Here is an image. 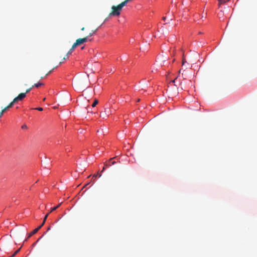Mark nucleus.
Listing matches in <instances>:
<instances>
[{"instance_id":"11","label":"nucleus","mask_w":257,"mask_h":257,"mask_svg":"<svg viewBox=\"0 0 257 257\" xmlns=\"http://www.w3.org/2000/svg\"><path fill=\"white\" fill-rule=\"evenodd\" d=\"M97 29L94 30H92L91 32L89 34L88 37H91L93 35V34L97 31Z\"/></svg>"},{"instance_id":"29","label":"nucleus","mask_w":257,"mask_h":257,"mask_svg":"<svg viewBox=\"0 0 257 257\" xmlns=\"http://www.w3.org/2000/svg\"><path fill=\"white\" fill-rule=\"evenodd\" d=\"M81 31H84L85 30V28L84 27H83L82 28H81Z\"/></svg>"},{"instance_id":"7","label":"nucleus","mask_w":257,"mask_h":257,"mask_svg":"<svg viewBox=\"0 0 257 257\" xmlns=\"http://www.w3.org/2000/svg\"><path fill=\"white\" fill-rule=\"evenodd\" d=\"M83 44L82 42V40L81 38L78 39L76 40V42L73 44V47H76L78 46H79L81 44Z\"/></svg>"},{"instance_id":"16","label":"nucleus","mask_w":257,"mask_h":257,"mask_svg":"<svg viewBox=\"0 0 257 257\" xmlns=\"http://www.w3.org/2000/svg\"><path fill=\"white\" fill-rule=\"evenodd\" d=\"M33 87H32H32H30L29 88H28V89L26 90V92H25V93H26V94H27V93H29V92L32 90V88H33Z\"/></svg>"},{"instance_id":"6","label":"nucleus","mask_w":257,"mask_h":257,"mask_svg":"<svg viewBox=\"0 0 257 257\" xmlns=\"http://www.w3.org/2000/svg\"><path fill=\"white\" fill-rule=\"evenodd\" d=\"M113 158H111L107 162H106L105 163V166L106 167H109L111 165H113L114 164H115V161H112Z\"/></svg>"},{"instance_id":"28","label":"nucleus","mask_w":257,"mask_h":257,"mask_svg":"<svg viewBox=\"0 0 257 257\" xmlns=\"http://www.w3.org/2000/svg\"><path fill=\"white\" fill-rule=\"evenodd\" d=\"M52 72V70L50 71L46 75H48L49 74H50L51 72Z\"/></svg>"},{"instance_id":"10","label":"nucleus","mask_w":257,"mask_h":257,"mask_svg":"<svg viewBox=\"0 0 257 257\" xmlns=\"http://www.w3.org/2000/svg\"><path fill=\"white\" fill-rule=\"evenodd\" d=\"M219 5H221L225 4V3L228 2L229 0H218Z\"/></svg>"},{"instance_id":"31","label":"nucleus","mask_w":257,"mask_h":257,"mask_svg":"<svg viewBox=\"0 0 257 257\" xmlns=\"http://www.w3.org/2000/svg\"><path fill=\"white\" fill-rule=\"evenodd\" d=\"M101 176V174H100V175H99V177H100Z\"/></svg>"},{"instance_id":"20","label":"nucleus","mask_w":257,"mask_h":257,"mask_svg":"<svg viewBox=\"0 0 257 257\" xmlns=\"http://www.w3.org/2000/svg\"><path fill=\"white\" fill-rule=\"evenodd\" d=\"M8 109H9L8 108L7 106H6L5 108H4L3 110H2V111H3V112H5Z\"/></svg>"},{"instance_id":"4","label":"nucleus","mask_w":257,"mask_h":257,"mask_svg":"<svg viewBox=\"0 0 257 257\" xmlns=\"http://www.w3.org/2000/svg\"><path fill=\"white\" fill-rule=\"evenodd\" d=\"M111 113V111L110 110V105L108 104H105L104 106V111L100 112V116L102 117L103 118H105L109 116Z\"/></svg>"},{"instance_id":"19","label":"nucleus","mask_w":257,"mask_h":257,"mask_svg":"<svg viewBox=\"0 0 257 257\" xmlns=\"http://www.w3.org/2000/svg\"><path fill=\"white\" fill-rule=\"evenodd\" d=\"M186 61L185 58H183V59H182V65H184L185 63H186Z\"/></svg>"},{"instance_id":"12","label":"nucleus","mask_w":257,"mask_h":257,"mask_svg":"<svg viewBox=\"0 0 257 257\" xmlns=\"http://www.w3.org/2000/svg\"><path fill=\"white\" fill-rule=\"evenodd\" d=\"M16 102H14V99H13V101H12V102H11V103H10V104L7 106L8 108H9L12 107L14 105V103H16Z\"/></svg>"},{"instance_id":"25","label":"nucleus","mask_w":257,"mask_h":257,"mask_svg":"<svg viewBox=\"0 0 257 257\" xmlns=\"http://www.w3.org/2000/svg\"><path fill=\"white\" fill-rule=\"evenodd\" d=\"M97 175H98L97 174H95V175H93V177L96 178L97 176Z\"/></svg>"},{"instance_id":"33","label":"nucleus","mask_w":257,"mask_h":257,"mask_svg":"<svg viewBox=\"0 0 257 257\" xmlns=\"http://www.w3.org/2000/svg\"><path fill=\"white\" fill-rule=\"evenodd\" d=\"M133 0H131V1H132Z\"/></svg>"},{"instance_id":"14","label":"nucleus","mask_w":257,"mask_h":257,"mask_svg":"<svg viewBox=\"0 0 257 257\" xmlns=\"http://www.w3.org/2000/svg\"><path fill=\"white\" fill-rule=\"evenodd\" d=\"M98 103V101L97 99H95L93 104H92V107H95Z\"/></svg>"},{"instance_id":"27","label":"nucleus","mask_w":257,"mask_h":257,"mask_svg":"<svg viewBox=\"0 0 257 257\" xmlns=\"http://www.w3.org/2000/svg\"><path fill=\"white\" fill-rule=\"evenodd\" d=\"M166 19V17H163V20L164 21H165Z\"/></svg>"},{"instance_id":"26","label":"nucleus","mask_w":257,"mask_h":257,"mask_svg":"<svg viewBox=\"0 0 257 257\" xmlns=\"http://www.w3.org/2000/svg\"><path fill=\"white\" fill-rule=\"evenodd\" d=\"M174 82H175V80H173L170 81V83H174Z\"/></svg>"},{"instance_id":"15","label":"nucleus","mask_w":257,"mask_h":257,"mask_svg":"<svg viewBox=\"0 0 257 257\" xmlns=\"http://www.w3.org/2000/svg\"><path fill=\"white\" fill-rule=\"evenodd\" d=\"M88 36H86V37H85L84 38H81L82 39V40L83 43H84L86 42H87V41L88 40Z\"/></svg>"},{"instance_id":"8","label":"nucleus","mask_w":257,"mask_h":257,"mask_svg":"<svg viewBox=\"0 0 257 257\" xmlns=\"http://www.w3.org/2000/svg\"><path fill=\"white\" fill-rule=\"evenodd\" d=\"M44 85V83L39 82L38 83H35L34 85H32V87H35L37 88H38L41 86H43Z\"/></svg>"},{"instance_id":"13","label":"nucleus","mask_w":257,"mask_h":257,"mask_svg":"<svg viewBox=\"0 0 257 257\" xmlns=\"http://www.w3.org/2000/svg\"><path fill=\"white\" fill-rule=\"evenodd\" d=\"M21 247L17 249L10 257H14L21 250Z\"/></svg>"},{"instance_id":"2","label":"nucleus","mask_w":257,"mask_h":257,"mask_svg":"<svg viewBox=\"0 0 257 257\" xmlns=\"http://www.w3.org/2000/svg\"><path fill=\"white\" fill-rule=\"evenodd\" d=\"M131 2V0H125L121 2L117 6H113L111 7V12L109 13V16H119L120 14V12L123 8L128 3Z\"/></svg>"},{"instance_id":"3","label":"nucleus","mask_w":257,"mask_h":257,"mask_svg":"<svg viewBox=\"0 0 257 257\" xmlns=\"http://www.w3.org/2000/svg\"><path fill=\"white\" fill-rule=\"evenodd\" d=\"M62 204V202L59 203V204H58L55 207H54L53 208H51V210L49 212H48L45 216L44 218V220H43V221L42 222V223L37 228H35V229H34L32 232H31L29 234V235H28V238L31 237L32 236H33L34 234H35V233H36L41 228V227L44 225L46 221V219L49 214L50 213L52 212V211H55L56 210L57 208H58L60 205H61Z\"/></svg>"},{"instance_id":"18","label":"nucleus","mask_w":257,"mask_h":257,"mask_svg":"<svg viewBox=\"0 0 257 257\" xmlns=\"http://www.w3.org/2000/svg\"><path fill=\"white\" fill-rule=\"evenodd\" d=\"M27 128H28L26 124L23 125L22 126V129H27Z\"/></svg>"},{"instance_id":"17","label":"nucleus","mask_w":257,"mask_h":257,"mask_svg":"<svg viewBox=\"0 0 257 257\" xmlns=\"http://www.w3.org/2000/svg\"><path fill=\"white\" fill-rule=\"evenodd\" d=\"M34 109L38 110L39 111H42L43 110V108L42 107H37L35 108H34Z\"/></svg>"},{"instance_id":"1","label":"nucleus","mask_w":257,"mask_h":257,"mask_svg":"<svg viewBox=\"0 0 257 257\" xmlns=\"http://www.w3.org/2000/svg\"><path fill=\"white\" fill-rule=\"evenodd\" d=\"M88 75L81 77L75 80L73 83V86L77 90L84 89L88 85Z\"/></svg>"},{"instance_id":"30","label":"nucleus","mask_w":257,"mask_h":257,"mask_svg":"<svg viewBox=\"0 0 257 257\" xmlns=\"http://www.w3.org/2000/svg\"><path fill=\"white\" fill-rule=\"evenodd\" d=\"M45 99H46V98H44L43 99V101H45Z\"/></svg>"},{"instance_id":"5","label":"nucleus","mask_w":257,"mask_h":257,"mask_svg":"<svg viewBox=\"0 0 257 257\" xmlns=\"http://www.w3.org/2000/svg\"><path fill=\"white\" fill-rule=\"evenodd\" d=\"M26 96V93H21L14 98V102H18L23 100Z\"/></svg>"},{"instance_id":"9","label":"nucleus","mask_w":257,"mask_h":257,"mask_svg":"<svg viewBox=\"0 0 257 257\" xmlns=\"http://www.w3.org/2000/svg\"><path fill=\"white\" fill-rule=\"evenodd\" d=\"M76 47H73V45H72L71 48L70 49V50L67 52V54H66V56H68L69 55L71 54L72 52L73 51L74 49Z\"/></svg>"},{"instance_id":"24","label":"nucleus","mask_w":257,"mask_h":257,"mask_svg":"<svg viewBox=\"0 0 257 257\" xmlns=\"http://www.w3.org/2000/svg\"><path fill=\"white\" fill-rule=\"evenodd\" d=\"M50 229H51V226H49V227L47 228V231H48L50 230Z\"/></svg>"},{"instance_id":"23","label":"nucleus","mask_w":257,"mask_h":257,"mask_svg":"<svg viewBox=\"0 0 257 257\" xmlns=\"http://www.w3.org/2000/svg\"><path fill=\"white\" fill-rule=\"evenodd\" d=\"M68 58V56H66V55L63 58V60H66Z\"/></svg>"},{"instance_id":"32","label":"nucleus","mask_w":257,"mask_h":257,"mask_svg":"<svg viewBox=\"0 0 257 257\" xmlns=\"http://www.w3.org/2000/svg\"><path fill=\"white\" fill-rule=\"evenodd\" d=\"M181 69L179 70V73L181 72Z\"/></svg>"},{"instance_id":"22","label":"nucleus","mask_w":257,"mask_h":257,"mask_svg":"<svg viewBox=\"0 0 257 257\" xmlns=\"http://www.w3.org/2000/svg\"><path fill=\"white\" fill-rule=\"evenodd\" d=\"M106 167H107L105 166V165H104V167H103V168H102V171H101V172H103V171L105 170V168H106Z\"/></svg>"},{"instance_id":"21","label":"nucleus","mask_w":257,"mask_h":257,"mask_svg":"<svg viewBox=\"0 0 257 257\" xmlns=\"http://www.w3.org/2000/svg\"><path fill=\"white\" fill-rule=\"evenodd\" d=\"M4 112H3V111H1L0 112V118L3 116V114H4Z\"/></svg>"}]
</instances>
